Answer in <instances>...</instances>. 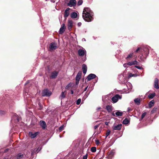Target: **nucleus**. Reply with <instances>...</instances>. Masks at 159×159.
<instances>
[{
	"instance_id": "nucleus-1",
	"label": "nucleus",
	"mask_w": 159,
	"mask_h": 159,
	"mask_svg": "<svg viewBox=\"0 0 159 159\" xmlns=\"http://www.w3.org/2000/svg\"><path fill=\"white\" fill-rule=\"evenodd\" d=\"M82 17L84 20L87 22H90L93 20V15L91 13H83Z\"/></svg>"
},
{
	"instance_id": "nucleus-2",
	"label": "nucleus",
	"mask_w": 159,
	"mask_h": 159,
	"mask_svg": "<svg viewBox=\"0 0 159 159\" xmlns=\"http://www.w3.org/2000/svg\"><path fill=\"white\" fill-rule=\"evenodd\" d=\"M52 94L50 91H49L47 89H45L43 91L42 95V96H49Z\"/></svg>"
},
{
	"instance_id": "nucleus-3",
	"label": "nucleus",
	"mask_w": 159,
	"mask_h": 159,
	"mask_svg": "<svg viewBox=\"0 0 159 159\" xmlns=\"http://www.w3.org/2000/svg\"><path fill=\"white\" fill-rule=\"evenodd\" d=\"M57 48V44L55 42L51 43L49 44V48L50 51L55 50Z\"/></svg>"
},
{
	"instance_id": "nucleus-4",
	"label": "nucleus",
	"mask_w": 159,
	"mask_h": 159,
	"mask_svg": "<svg viewBox=\"0 0 159 159\" xmlns=\"http://www.w3.org/2000/svg\"><path fill=\"white\" fill-rule=\"evenodd\" d=\"M121 97L120 96L117 94L112 98L111 100L114 103H116L117 102L119 99H121Z\"/></svg>"
},
{
	"instance_id": "nucleus-5",
	"label": "nucleus",
	"mask_w": 159,
	"mask_h": 159,
	"mask_svg": "<svg viewBox=\"0 0 159 159\" xmlns=\"http://www.w3.org/2000/svg\"><path fill=\"white\" fill-rule=\"evenodd\" d=\"M96 77V76L95 75L93 74H90L87 76L86 80L87 82H88L91 80L95 78Z\"/></svg>"
},
{
	"instance_id": "nucleus-6",
	"label": "nucleus",
	"mask_w": 159,
	"mask_h": 159,
	"mask_svg": "<svg viewBox=\"0 0 159 159\" xmlns=\"http://www.w3.org/2000/svg\"><path fill=\"white\" fill-rule=\"evenodd\" d=\"M39 124L43 129H45L47 127V125L45 122L43 120H40Z\"/></svg>"
},
{
	"instance_id": "nucleus-7",
	"label": "nucleus",
	"mask_w": 159,
	"mask_h": 159,
	"mask_svg": "<svg viewBox=\"0 0 159 159\" xmlns=\"http://www.w3.org/2000/svg\"><path fill=\"white\" fill-rule=\"evenodd\" d=\"M58 74V71H53L52 72L50 77L51 79H55L56 78Z\"/></svg>"
},
{
	"instance_id": "nucleus-8",
	"label": "nucleus",
	"mask_w": 159,
	"mask_h": 159,
	"mask_svg": "<svg viewBox=\"0 0 159 159\" xmlns=\"http://www.w3.org/2000/svg\"><path fill=\"white\" fill-rule=\"evenodd\" d=\"M76 3V1L75 0H70L69 2L67 3V5L70 7H72L75 6Z\"/></svg>"
},
{
	"instance_id": "nucleus-9",
	"label": "nucleus",
	"mask_w": 159,
	"mask_h": 159,
	"mask_svg": "<svg viewBox=\"0 0 159 159\" xmlns=\"http://www.w3.org/2000/svg\"><path fill=\"white\" fill-rule=\"evenodd\" d=\"M66 29V27L65 24H62L59 31V34H62L65 31Z\"/></svg>"
},
{
	"instance_id": "nucleus-10",
	"label": "nucleus",
	"mask_w": 159,
	"mask_h": 159,
	"mask_svg": "<svg viewBox=\"0 0 159 159\" xmlns=\"http://www.w3.org/2000/svg\"><path fill=\"white\" fill-rule=\"evenodd\" d=\"M39 134V132L38 131L35 132L34 133H33V132H29V135L31 139L35 138L38 134Z\"/></svg>"
},
{
	"instance_id": "nucleus-11",
	"label": "nucleus",
	"mask_w": 159,
	"mask_h": 159,
	"mask_svg": "<svg viewBox=\"0 0 159 159\" xmlns=\"http://www.w3.org/2000/svg\"><path fill=\"white\" fill-rule=\"evenodd\" d=\"M158 82V79L157 78H155L154 82V87L157 89L159 88Z\"/></svg>"
},
{
	"instance_id": "nucleus-12",
	"label": "nucleus",
	"mask_w": 159,
	"mask_h": 159,
	"mask_svg": "<svg viewBox=\"0 0 159 159\" xmlns=\"http://www.w3.org/2000/svg\"><path fill=\"white\" fill-rule=\"evenodd\" d=\"M73 22L71 20H68V29L69 30H70L73 26Z\"/></svg>"
},
{
	"instance_id": "nucleus-13",
	"label": "nucleus",
	"mask_w": 159,
	"mask_h": 159,
	"mask_svg": "<svg viewBox=\"0 0 159 159\" xmlns=\"http://www.w3.org/2000/svg\"><path fill=\"white\" fill-rule=\"evenodd\" d=\"M139 64V62L136 60L129 62L127 63V64L129 66H131L135 65H138Z\"/></svg>"
},
{
	"instance_id": "nucleus-14",
	"label": "nucleus",
	"mask_w": 159,
	"mask_h": 159,
	"mask_svg": "<svg viewBox=\"0 0 159 159\" xmlns=\"http://www.w3.org/2000/svg\"><path fill=\"white\" fill-rule=\"evenodd\" d=\"M70 9L69 8H67L65 11L64 17L66 19L69 15V11Z\"/></svg>"
},
{
	"instance_id": "nucleus-15",
	"label": "nucleus",
	"mask_w": 159,
	"mask_h": 159,
	"mask_svg": "<svg viewBox=\"0 0 159 159\" xmlns=\"http://www.w3.org/2000/svg\"><path fill=\"white\" fill-rule=\"evenodd\" d=\"M91 11L90 9L88 7H85L84 8L83 13H87V14H89V13H91Z\"/></svg>"
},
{
	"instance_id": "nucleus-16",
	"label": "nucleus",
	"mask_w": 159,
	"mask_h": 159,
	"mask_svg": "<svg viewBox=\"0 0 159 159\" xmlns=\"http://www.w3.org/2000/svg\"><path fill=\"white\" fill-rule=\"evenodd\" d=\"M135 52L136 53H139L141 55H143V48L141 47H138L135 51Z\"/></svg>"
},
{
	"instance_id": "nucleus-17",
	"label": "nucleus",
	"mask_w": 159,
	"mask_h": 159,
	"mask_svg": "<svg viewBox=\"0 0 159 159\" xmlns=\"http://www.w3.org/2000/svg\"><path fill=\"white\" fill-rule=\"evenodd\" d=\"M122 126L121 124H118L116 126H114L113 127V130H120Z\"/></svg>"
},
{
	"instance_id": "nucleus-18",
	"label": "nucleus",
	"mask_w": 159,
	"mask_h": 159,
	"mask_svg": "<svg viewBox=\"0 0 159 159\" xmlns=\"http://www.w3.org/2000/svg\"><path fill=\"white\" fill-rule=\"evenodd\" d=\"M78 54L80 56H83L85 54L84 51L83 49H80L78 51Z\"/></svg>"
},
{
	"instance_id": "nucleus-19",
	"label": "nucleus",
	"mask_w": 159,
	"mask_h": 159,
	"mask_svg": "<svg viewBox=\"0 0 159 159\" xmlns=\"http://www.w3.org/2000/svg\"><path fill=\"white\" fill-rule=\"evenodd\" d=\"M82 75V72L80 71L78 72V74H77L76 78L75 80H80Z\"/></svg>"
},
{
	"instance_id": "nucleus-20",
	"label": "nucleus",
	"mask_w": 159,
	"mask_h": 159,
	"mask_svg": "<svg viewBox=\"0 0 159 159\" xmlns=\"http://www.w3.org/2000/svg\"><path fill=\"white\" fill-rule=\"evenodd\" d=\"M87 66L85 64H83L82 66V69L84 74H85L87 71Z\"/></svg>"
},
{
	"instance_id": "nucleus-21",
	"label": "nucleus",
	"mask_w": 159,
	"mask_h": 159,
	"mask_svg": "<svg viewBox=\"0 0 159 159\" xmlns=\"http://www.w3.org/2000/svg\"><path fill=\"white\" fill-rule=\"evenodd\" d=\"M106 109L108 112H111L112 111V107L111 105H108L106 106Z\"/></svg>"
},
{
	"instance_id": "nucleus-22",
	"label": "nucleus",
	"mask_w": 159,
	"mask_h": 159,
	"mask_svg": "<svg viewBox=\"0 0 159 159\" xmlns=\"http://www.w3.org/2000/svg\"><path fill=\"white\" fill-rule=\"evenodd\" d=\"M144 52L146 56L147 57L149 53V49L147 48H143V52Z\"/></svg>"
},
{
	"instance_id": "nucleus-23",
	"label": "nucleus",
	"mask_w": 159,
	"mask_h": 159,
	"mask_svg": "<svg viewBox=\"0 0 159 159\" xmlns=\"http://www.w3.org/2000/svg\"><path fill=\"white\" fill-rule=\"evenodd\" d=\"M70 16L72 18L75 19L77 17L78 14L75 12H73L71 13Z\"/></svg>"
},
{
	"instance_id": "nucleus-24",
	"label": "nucleus",
	"mask_w": 159,
	"mask_h": 159,
	"mask_svg": "<svg viewBox=\"0 0 159 159\" xmlns=\"http://www.w3.org/2000/svg\"><path fill=\"white\" fill-rule=\"evenodd\" d=\"M134 101L135 103V104L137 105H140L141 102V100L140 98H135L134 100Z\"/></svg>"
},
{
	"instance_id": "nucleus-25",
	"label": "nucleus",
	"mask_w": 159,
	"mask_h": 159,
	"mask_svg": "<svg viewBox=\"0 0 159 159\" xmlns=\"http://www.w3.org/2000/svg\"><path fill=\"white\" fill-rule=\"evenodd\" d=\"M114 152L112 151H111L108 152V157L110 158H111V157L114 155Z\"/></svg>"
},
{
	"instance_id": "nucleus-26",
	"label": "nucleus",
	"mask_w": 159,
	"mask_h": 159,
	"mask_svg": "<svg viewBox=\"0 0 159 159\" xmlns=\"http://www.w3.org/2000/svg\"><path fill=\"white\" fill-rule=\"evenodd\" d=\"M156 95L155 93H150L148 96V98L150 99L153 98Z\"/></svg>"
},
{
	"instance_id": "nucleus-27",
	"label": "nucleus",
	"mask_w": 159,
	"mask_h": 159,
	"mask_svg": "<svg viewBox=\"0 0 159 159\" xmlns=\"http://www.w3.org/2000/svg\"><path fill=\"white\" fill-rule=\"evenodd\" d=\"M130 120L128 118H126L123 121V124L127 125L129 123Z\"/></svg>"
},
{
	"instance_id": "nucleus-28",
	"label": "nucleus",
	"mask_w": 159,
	"mask_h": 159,
	"mask_svg": "<svg viewBox=\"0 0 159 159\" xmlns=\"http://www.w3.org/2000/svg\"><path fill=\"white\" fill-rule=\"evenodd\" d=\"M154 104V101L153 100H151L149 103V108H151Z\"/></svg>"
},
{
	"instance_id": "nucleus-29",
	"label": "nucleus",
	"mask_w": 159,
	"mask_h": 159,
	"mask_svg": "<svg viewBox=\"0 0 159 159\" xmlns=\"http://www.w3.org/2000/svg\"><path fill=\"white\" fill-rule=\"evenodd\" d=\"M119 79L121 82H122L124 81L125 78L124 77L123 75L122 74H121L119 76Z\"/></svg>"
},
{
	"instance_id": "nucleus-30",
	"label": "nucleus",
	"mask_w": 159,
	"mask_h": 159,
	"mask_svg": "<svg viewBox=\"0 0 159 159\" xmlns=\"http://www.w3.org/2000/svg\"><path fill=\"white\" fill-rule=\"evenodd\" d=\"M66 97V94H65V92H61V95H60V97L61 98V99H63Z\"/></svg>"
},
{
	"instance_id": "nucleus-31",
	"label": "nucleus",
	"mask_w": 159,
	"mask_h": 159,
	"mask_svg": "<svg viewBox=\"0 0 159 159\" xmlns=\"http://www.w3.org/2000/svg\"><path fill=\"white\" fill-rule=\"evenodd\" d=\"M115 114L116 116H122L123 115V113L121 112L117 111L116 112Z\"/></svg>"
},
{
	"instance_id": "nucleus-32",
	"label": "nucleus",
	"mask_w": 159,
	"mask_h": 159,
	"mask_svg": "<svg viewBox=\"0 0 159 159\" xmlns=\"http://www.w3.org/2000/svg\"><path fill=\"white\" fill-rule=\"evenodd\" d=\"M157 108L154 107L151 111V114H153L155 113L157 111Z\"/></svg>"
},
{
	"instance_id": "nucleus-33",
	"label": "nucleus",
	"mask_w": 159,
	"mask_h": 159,
	"mask_svg": "<svg viewBox=\"0 0 159 159\" xmlns=\"http://www.w3.org/2000/svg\"><path fill=\"white\" fill-rule=\"evenodd\" d=\"M23 156V154H21V153H19L17 155V159H19L20 158H22Z\"/></svg>"
},
{
	"instance_id": "nucleus-34",
	"label": "nucleus",
	"mask_w": 159,
	"mask_h": 159,
	"mask_svg": "<svg viewBox=\"0 0 159 159\" xmlns=\"http://www.w3.org/2000/svg\"><path fill=\"white\" fill-rule=\"evenodd\" d=\"M133 53H131L129 54L126 58V59H131L133 57Z\"/></svg>"
},
{
	"instance_id": "nucleus-35",
	"label": "nucleus",
	"mask_w": 159,
	"mask_h": 159,
	"mask_svg": "<svg viewBox=\"0 0 159 159\" xmlns=\"http://www.w3.org/2000/svg\"><path fill=\"white\" fill-rule=\"evenodd\" d=\"M91 151L92 152H94L96 151V148L95 147H92L91 148Z\"/></svg>"
},
{
	"instance_id": "nucleus-36",
	"label": "nucleus",
	"mask_w": 159,
	"mask_h": 159,
	"mask_svg": "<svg viewBox=\"0 0 159 159\" xmlns=\"http://www.w3.org/2000/svg\"><path fill=\"white\" fill-rule=\"evenodd\" d=\"M147 114V113L146 112H144L143 113L141 116V119H140V120H143V119L144 118V117L146 116Z\"/></svg>"
},
{
	"instance_id": "nucleus-37",
	"label": "nucleus",
	"mask_w": 159,
	"mask_h": 159,
	"mask_svg": "<svg viewBox=\"0 0 159 159\" xmlns=\"http://www.w3.org/2000/svg\"><path fill=\"white\" fill-rule=\"evenodd\" d=\"M136 75L135 74H133L131 73H129L128 75V77L130 78L132 77H135Z\"/></svg>"
},
{
	"instance_id": "nucleus-38",
	"label": "nucleus",
	"mask_w": 159,
	"mask_h": 159,
	"mask_svg": "<svg viewBox=\"0 0 159 159\" xmlns=\"http://www.w3.org/2000/svg\"><path fill=\"white\" fill-rule=\"evenodd\" d=\"M64 127L63 125H61L59 128V132L61 131L64 129Z\"/></svg>"
},
{
	"instance_id": "nucleus-39",
	"label": "nucleus",
	"mask_w": 159,
	"mask_h": 159,
	"mask_svg": "<svg viewBox=\"0 0 159 159\" xmlns=\"http://www.w3.org/2000/svg\"><path fill=\"white\" fill-rule=\"evenodd\" d=\"M81 101V99L80 98L78 99L76 102V104L78 105L80 104Z\"/></svg>"
},
{
	"instance_id": "nucleus-40",
	"label": "nucleus",
	"mask_w": 159,
	"mask_h": 159,
	"mask_svg": "<svg viewBox=\"0 0 159 159\" xmlns=\"http://www.w3.org/2000/svg\"><path fill=\"white\" fill-rule=\"evenodd\" d=\"M83 3V0H80L77 2V5L78 6L81 5Z\"/></svg>"
},
{
	"instance_id": "nucleus-41",
	"label": "nucleus",
	"mask_w": 159,
	"mask_h": 159,
	"mask_svg": "<svg viewBox=\"0 0 159 159\" xmlns=\"http://www.w3.org/2000/svg\"><path fill=\"white\" fill-rule=\"evenodd\" d=\"M71 86V84L70 83H69L68 84L66 87V89H69L70 88Z\"/></svg>"
},
{
	"instance_id": "nucleus-42",
	"label": "nucleus",
	"mask_w": 159,
	"mask_h": 159,
	"mask_svg": "<svg viewBox=\"0 0 159 159\" xmlns=\"http://www.w3.org/2000/svg\"><path fill=\"white\" fill-rule=\"evenodd\" d=\"M111 131L109 130H108L106 133V137H107L110 134Z\"/></svg>"
},
{
	"instance_id": "nucleus-43",
	"label": "nucleus",
	"mask_w": 159,
	"mask_h": 159,
	"mask_svg": "<svg viewBox=\"0 0 159 159\" xmlns=\"http://www.w3.org/2000/svg\"><path fill=\"white\" fill-rule=\"evenodd\" d=\"M95 142L96 144L97 145H98L100 143L98 139L95 140Z\"/></svg>"
},
{
	"instance_id": "nucleus-44",
	"label": "nucleus",
	"mask_w": 159,
	"mask_h": 159,
	"mask_svg": "<svg viewBox=\"0 0 159 159\" xmlns=\"http://www.w3.org/2000/svg\"><path fill=\"white\" fill-rule=\"evenodd\" d=\"M6 112L4 111H3L2 110H0V114L1 115H3Z\"/></svg>"
},
{
	"instance_id": "nucleus-45",
	"label": "nucleus",
	"mask_w": 159,
	"mask_h": 159,
	"mask_svg": "<svg viewBox=\"0 0 159 159\" xmlns=\"http://www.w3.org/2000/svg\"><path fill=\"white\" fill-rule=\"evenodd\" d=\"M135 67L136 68L139 69H143V67L141 66H135Z\"/></svg>"
},
{
	"instance_id": "nucleus-46",
	"label": "nucleus",
	"mask_w": 159,
	"mask_h": 159,
	"mask_svg": "<svg viewBox=\"0 0 159 159\" xmlns=\"http://www.w3.org/2000/svg\"><path fill=\"white\" fill-rule=\"evenodd\" d=\"M100 124H98L95 126L94 127V129L96 131V129L98 128V127L99 126Z\"/></svg>"
},
{
	"instance_id": "nucleus-47",
	"label": "nucleus",
	"mask_w": 159,
	"mask_h": 159,
	"mask_svg": "<svg viewBox=\"0 0 159 159\" xmlns=\"http://www.w3.org/2000/svg\"><path fill=\"white\" fill-rule=\"evenodd\" d=\"M88 154L87 153L83 157V159H87L88 157Z\"/></svg>"
},
{
	"instance_id": "nucleus-48",
	"label": "nucleus",
	"mask_w": 159,
	"mask_h": 159,
	"mask_svg": "<svg viewBox=\"0 0 159 159\" xmlns=\"http://www.w3.org/2000/svg\"><path fill=\"white\" fill-rule=\"evenodd\" d=\"M76 83H75V84L76 85H78V84H79L80 80H76Z\"/></svg>"
},
{
	"instance_id": "nucleus-49",
	"label": "nucleus",
	"mask_w": 159,
	"mask_h": 159,
	"mask_svg": "<svg viewBox=\"0 0 159 159\" xmlns=\"http://www.w3.org/2000/svg\"><path fill=\"white\" fill-rule=\"evenodd\" d=\"M143 55H141V56H139V59L141 60H143L142 56H143Z\"/></svg>"
},
{
	"instance_id": "nucleus-50",
	"label": "nucleus",
	"mask_w": 159,
	"mask_h": 159,
	"mask_svg": "<svg viewBox=\"0 0 159 159\" xmlns=\"http://www.w3.org/2000/svg\"><path fill=\"white\" fill-rule=\"evenodd\" d=\"M132 111V109H131V108H128V112H131V111Z\"/></svg>"
},
{
	"instance_id": "nucleus-51",
	"label": "nucleus",
	"mask_w": 159,
	"mask_h": 159,
	"mask_svg": "<svg viewBox=\"0 0 159 159\" xmlns=\"http://www.w3.org/2000/svg\"><path fill=\"white\" fill-rule=\"evenodd\" d=\"M81 24H82L81 22H79L78 23V26L80 27L81 25Z\"/></svg>"
},
{
	"instance_id": "nucleus-52",
	"label": "nucleus",
	"mask_w": 159,
	"mask_h": 159,
	"mask_svg": "<svg viewBox=\"0 0 159 159\" xmlns=\"http://www.w3.org/2000/svg\"><path fill=\"white\" fill-rule=\"evenodd\" d=\"M128 65L127 63H125L124 64L123 66L125 67H127V66Z\"/></svg>"
},
{
	"instance_id": "nucleus-53",
	"label": "nucleus",
	"mask_w": 159,
	"mask_h": 159,
	"mask_svg": "<svg viewBox=\"0 0 159 159\" xmlns=\"http://www.w3.org/2000/svg\"><path fill=\"white\" fill-rule=\"evenodd\" d=\"M42 107H43V106H42L40 105L39 108V109L40 110H41Z\"/></svg>"
},
{
	"instance_id": "nucleus-54",
	"label": "nucleus",
	"mask_w": 159,
	"mask_h": 159,
	"mask_svg": "<svg viewBox=\"0 0 159 159\" xmlns=\"http://www.w3.org/2000/svg\"><path fill=\"white\" fill-rule=\"evenodd\" d=\"M109 122H105V124L107 125H108L109 124Z\"/></svg>"
},
{
	"instance_id": "nucleus-55",
	"label": "nucleus",
	"mask_w": 159,
	"mask_h": 159,
	"mask_svg": "<svg viewBox=\"0 0 159 159\" xmlns=\"http://www.w3.org/2000/svg\"><path fill=\"white\" fill-rule=\"evenodd\" d=\"M74 93V91L73 90H71V91H70V93L71 94H73Z\"/></svg>"
},
{
	"instance_id": "nucleus-56",
	"label": "nucleus",
	"mask_w": 159,
	"mask_h": 159,
	"mask_svg": "<svg viewBox=\"0 0 159 159\" xmlns=\"http://www.w3.org/2000/svg\"><path fill=\"white\" fill-rule=\"evenodd\" d=\"M88 86H87V87H86L85 88V89H84V91H85L87 90V88H88Z\"/></svg>"
},
{
	"instance_id": "nucleus-57",
	"label": "nucleus",
	"mask_w": 159,
	"mask_h": 159,
	"mask_svg": "<svg viewBox=\"0 0 159 159\" xmlns=\"http://www.w3.org/2000/svg\"><path fill=\"white\" fill-rule=\"evenodd\" d=\"M112 115L113 116H115V114L113 112L112 113Z\"/></svg>"
},
{
	"instance_id": "nucleus-58",
	"label": "nucleus",
	"mask_w": 159,
	"mask_h": 159,
	"mask_svg": "<svg viewBox=\"0 0 159 159\" xmlns=\"http://www.w3.org/2000/svg\"><path fill=\"white\" fill-rule=\"evenodd\" d=\"M101 109V107H99L98 108V110H100Z\"/></svg>"
},
{
	"instance_id": "nucleus-59",
	"label": "nucleus",
	"mask_w": 159,
	"mask_h": 159,
	"mask_svg": "<svg viewBox=\"0 0 159 159\" xmlns=\"http://www.w3.org/2000/svg\"><path fill=\"white\" fill-rule=\"evenodd\" d=\"M3 159H8V158H4Z\"/></svg>"
},
{
	"instance_id": "nucleus-60",
	"label": "nucleus",
	"mask_w": 159,
	"mask_h": 159,
	"mask_svg": "<svg viewBox=\"0 0 159 159\" xmlns=\"http://www.w3.org/2000/svg\"><path fill=\"white\" fill-rule=\"evenodd\" d=\"M98 121H97L96 122H98Z\"/></svg>"
},
{
	"instance_id": "nucleus-61",
	"label": "nucleus",
	"mask_w": 159,
	"mask_h": 159,
	"mask_svg": "<svg viewBox=\"0 0 159 159\" xmlns=\"http://www.w3.org/2000/svg\"><path fill=\"white\" fill-rule=\"evenodd\" d=\"M27 84V83L25 84L26 85V84Z\"/></svg>"
}]
</instances>
